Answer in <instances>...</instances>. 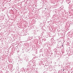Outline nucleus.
<instances>
[{
    "instance_id": "1",
    "label": "nucleus",
    "mask_w": 73,
    "mask_h": 73,
    "mask_svg": "<svg viewBox=\"0 0 73 73\" xmlns=\"http://www.w3.org/2000/svg\"><path fill=\"white\" fill-rule=\"evenodd\" d=\"M64 70H63V71H64Z\"/></svg>"
},
{
    "instance_id": "2",
    "label": "nucleus",
    "mask_w": 73,
    "mask_h": 73,
    "mask_svg": "<svg viewBox=\"0 0 73 73\" xmlns=\"http://www.w3.org/2000/svg\"><path fill=\"white\" fill-rule=\"evenodd\" d=\"M45 9H46V8H45Z\"/></svg>"
}]
</instances>
